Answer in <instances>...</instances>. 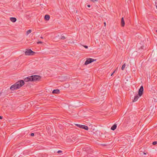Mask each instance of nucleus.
I'll use <instances>...</instances> for the list:
<instances>
[{
    "label": "nucleus",
    "mask_w": 157,
    "mask_h": 157,
    "mask_svg": "<svg viewBox=\"0 0 157 157\" xmlns=\"http://www.w3.org/2000/svg\"><path fill=\"white\" fill-rule=\"evenodd\" d=\"M144 91V87L143 86H142L140 87L138 91V95L139 97L141 96L143 93Z\"/></svg>",
    "instance_id": "6"
},
{
    "label": "nucleus",
    "mask_w": 157,
    "mask_h": 157,
    "mask_svg": "<svg viewBox=\"0 0 157 157\" xmlns=\"http://www.w3.org/2000/svg\"><path fill=\"white\" fill-rule=\"evenodd\" d=\"M125 63L122 66V67H121V69L122 70H124V68H125Z\"/></svg>",
    "instance_id": "16"
},
{
    "label": "nucleus",
    "mask_w": 157,
    "mask_h": 157,
    "mask_svg": "<svg viewBox=\"0 0 157 157\" xmlns=\"http://www.w3.org/2000/svg\"><path fill=\"white\" fill-rule=\"evenodd\" d=\"M50 16L48 15H46L44 16V19L46 21H48L50 19Z\"/></svg>",
    "instance_id": "13"
},
{
    "label": "nucleus",
    "mask_w": 157,
    "mask_h": 157,
    "mask_svg": "<svg viewBox=\"0 0 157 157\" xmlns=\"http://www.w3.org/2000/svg\"><path fill=\"white\" fill-rule=\"evenodd\" d=\"M36 53L35 52L32 51L31 49H26L25 55L26 56L33 55Z\"/></svg>",
    "instance_id": "3"
},
{
    "label": "nucleus",
    "mask_w": 157,
    "mask_h": 157,
    "mask_svg": "<svg viewBox=\"0 0 157 157\" xmlns=\"http://www.w3.org/2000/svg\"><path fill=\"white\" fill-rule=\"evenodd\" d=\"M2 119V117L0 116V119Z\"/></svg>",
    "instance_id": "28"
},
{
    "label": "nucleus",
    "mask_w": 157,
    "mask_h": 157,
    "mask_svg": "<svg viewBox=\"0 0 157 157\" xmlns=\"http://www.w3.org/2000/svg\"><path fill=\"white\" fill-rule=\"evenodd\" d=\"M37 44H42V42L41 41H39L38 42H37Z\"/></svg>",
    "instance_id": "20"
},
{
    "label": "nucleus",
    "mask_w": 157,
    "mask_h": 157,
    "mask_svg": "<svg viewBox=\"0 0 157 157\" xmlns=\"http://www.w3.org/2000/svg\"><path fill=\"white\" fill-rule=\"evenodd\" d=\"M66 38L64 36L61 35V37L60 38V39L62 40H64Z\"/></svg>",
    "instance_id": "14"
},
{
    "label": "nucleus",
    "mask_w": 157,
    "mask_h": 157,
    "mask_svg": "<svg viewBox=\"0 0 157 157\" xmlns=\"http://www.w3.org/2000/svg\"><path fill=\"white\" fill-rule=\"evenodd\" d=\"M34 133H32L31 134L30 136H34Z\"/></svg>",
    "instance_id": "19"
},
{
    "label": "nucleus",
    "mask_w": 157,
    "mask_h": 157,
    "mask_svg": "<svg viewBox=\"0 0 157 157\" xmlns=\"http://www.w3.org/2000/svg\"><path fill=\"white\" fill-rule=\"evenodd\" d=\"M139 96L138 95H137L136 96H135L134 99L132 101V102H135L136 101H137V100H138V99L139 98Z\"/></svg>",
    "instance_id": "11"
},
{
    "label": "nucleus",
    "mask_w": 157,
    "mask_h": 157,
    "mask_svg": "<svg viewBox=\"0 0 157 157\" xmlns=\"http://www.w3.org/2000/svg\"><path fill=\"white\" fill-rule=\"evenodd\" d=\"M96 59H94L92 58H87L86 61H85V63H84V65H86L87 64H90L94 61H95Z\"/></svg>",
    "instance_id": "4"
},
{
    "label": "nucleus",
    "mask_w": 157,
    "mask_h": 157,
    "mask_svg": "<svg viewBox=\"0 0 157 157\" xmlns=\"http://www.w3.org/2000/svg\"><path fill=\"white\" fill-rule=\"evenodd\" d=\"M62 152V151H57V153H61V152Z\"/></svg>",
    "instance_id": "22"
},
{
    "label": "nucleus",
    "mask_w": 157,
    "mask_h": 157,
    "mask_svg": "<svg viewBox=\"0 0 157 157\" xmlns=\"http://www.w3.org/2000/svg\"><path fill=\"white\" fill-rule=\"evenodd\" d=\"M155 59L157 61V53L156 54V58H155Z\"/></svg>",
    "instance_id": "25"
},
{
    "label": "nucleus",
    "mask_w": 157,
    "mask_h": 157,
    "mask_svg": "<svg viewBox=\"0 0 157 157\" xmlns=\"http://www.w3.org/2000/svg\"><path fill=\"white\" fill-rule=\"evenodd\" d=\"M92 2H97L98 0H91Z\"/></svg>",
    "instance_id": "18"
},
{
    "label": "nucleus",
    "mask_w": 157,
    "mask_h": 157,
    "mask_svg": "<svg viewBox=\"0 0 157 157\" xmlns=\"http://www.w3.org/2000/svg\"><path fill=\"white\" fill-rule=\"evenodd\" d=\"M41 78V76L38 75H33L28 76L24 79V81L25 82H35L39 81Z\"/></svg>",
    "instance_id": "1"
},
{
    "label": "nucleus",
    "mask_w": 157,
    "mask_h": 157,
    "mask_svg": "<svg viewBox=\"0 0 157 157\" xmlns=\"http://www.w3.org/2000/svg\"><path fill=\"white\" fill-rule=\"evenodd\" d=\"M115 71H113V72L111 74V76H112V75H113V74L115 73Z\"/></svg>",
    "instance_id": "23"
},
{
    "label": "nucleus",
    "mask_w": 157,
    "mask_h": 157,
    "mask_svg": "<svg viewBox=\"0 0 157 157\" xmlns=\"http://www.w3.org/2000/svg\"><path fill=\"white\" fill-rule=\"evenodd\" d=\"M83 46L84 48H88V46L86 45H83Z\"/></svg>",
    "instance_id": "21"
},
{
    "label": "nucleus",
    "mask_w": 157,
    "mask_h": 157,
    "mask_svg": "<svg viewBox=\"0 0 157 157\" xmlns=\"http://www.w3.org/2000/svg\"><path fill=\"white\" fill-rule=\"evenodd\" d=\"M153 52H152V54H151V56H152V55H153Z\"/></svg>",
    "instance_id": "30"
},
{
    "label": "nucleus",
    "mask_w": 157,
    "mask_h": 157,
    "mask_svg": "<svg viewBox=\"0 0 157 157\" xmlns=\"http://www.w3.org/2000/svg\"><path fill=\"white\" fill-rule=\"evenodd\" d=\"M156 32L157 33V30H156Z\"/></svg>",
    "instance_id": "32"
},
{
    "label": "nucleus",
    "mask_w": 157,
    "mask_h": 157,
    "mask_svg": "<svg viewBox=\"0 0 157 157\" xmlns=\"http://www.w3.org/2000/svg\"><path fill=\"white\" fill-rule=\"evenodd\" d=\"M87 7H90V5H87Z\"/></svg>",
    "instance_id": "26"
},
{
    "label": "nucleus",
    "mask_w": 157,
    "mask_h": 157,
    "mask_svg": "<svg viewBox=\"0 0 157 157\" xmlns=\"http://www.w3.org/2000/svg\"><path fill=\"white\" fill-rule=\"evenodd\" d=\"M157 143V141H154L152 143V144L153 145H156Z\"/></svg>",
    "instance_id": "17"
},
{
    "label": "nucleus",
    "mask_w": 157,
    "mask_h": 157,
    "mask_svg": "<svg viewBox=\"0 0 157 157\" xmlns=\"http://www.w3.org/2000/svg\"><path fill=\"white\" fill-rule=\"evenodd\" d=\"M40 38H41V39H43V37L42 36H40Z\"/></svg>",
    "instance_id": "29"
},
{
    "label": "nucleus",
    "mask_w": 157,
    "mask_h": 157,
    "mask_svg": "<svg viewBox=\"0 0 157 157\" xmlns=\"http://www.w3.org/2000/svg\"><path fill=\"white\" fill-rule=\"evenodd\" d=\"M117 124H113L111 128V129L113 130V131H114V130L115 129H116V128H117Z\"/></svg>",
    "instance_id": "10"
},
{
    "label": "nucleus",
    "mask_w": 157,
    "mask_h": 157,
    "mask_svg": "<svg viewBox=\"0 0 157 157\" xmlns=\"http://www.w3.org/2000/svg\"><path fill=\"white\" fill-rule=\"evenodd\" d=\"M156 8L157 9V6H156Z\"/></svg>",
    "instance_id": "31"
},
{
    "label": "nucleus",
    "mask_w": 157,
    "mask_h": 157,
    "mask_svg": "<svg viewBox=\"0 0 157 157\" xmlns=\"http://www.w3.org/2000/svg\"><path fill=\"white\" fill-rule=\"evenodd\" d=\"M121 25L122 27H124V26L125 22L123 17H122L121 19Z\"/></svg>",
    "instance_id": "9"
},
{
    "label": "nucleus",
    "mask_w": 157,
    "mask_h": 157,
    "mask_svg": "<svg viewBox=\"0 0 157 157\" xmlns=\"http://www.w3.org/2000/svg\"><path fill=\"white\" fill-rule=\"evenodd\" d=\"M16 87V86H15L14 84V85L11 86L10 87V89L12 90H17V89L16 88H17Z\"/></svg>",
    "instance_id": "8"
},
{
    "label": "nucleus",
    "mask_w": 157,
    "mask_h": 157,
    "mask_svg": "<svg viewBox=\"0 0 157 157\" xmlns=\"http://www.w3.org/2000/svg\"><path fill=\"white\" fill-rule=\"evenodd\" d=\"M10 21L13 22H16L17 21L16 18L15 17H10Z\"/></svg>",
    "instance_id": "12"
},
{
    "label": "nucleus",
    "mask_w": 157,
    "mask_h": 157,
    "mask_svg": "<svg viewBox=\"0 0 157 157\" xmlns=\"http://www.w3.org/2000/svg\"><path fill=\"white\" fill-rule=\"evenodd\" d=\"M24 80H21L17 81L14 84L16 86V88L17 89H19L25 84Z\"/></svg>",
    "instance_id": "2"
},
{
    "label": "nucleus",
    "mask_w": 157,
    "mask_h": 157,
    "mask_svg": "<svg viewBox=\"0 0 157 157\" xmlns=\"http://www.w3.org/2000/svg\"><path fill=\"white\" fill-rule=\"evenodd\" d=\"M32 32V31L30 29H29L28 30L27 32H26V35H28L30 33Z\"/></svg>",
    "instance_id": "15"
},
{
    "label": "nucleus",
    "mask_w": 157,
    "mask_h": 157,
    "mask_svg": "<svg viewBox=\"0 0 157 157\" xmlns=\"http://www.w3.org/2000/svg\"><path fill=\"white\" fill-rule=\"evenodd\" d=\"M144 47L143 46H142L140 47V48L141 49H144Z\"/></svg>",
    "instance_id": "24"
},
{
    "label": "nucleus",
    "mask_w": 157,
    "mask_h": 157,
    "mask_svg": "<svg viewBox=\"0 0 157 157\" xmlns=\"http://www.w3.org/2000/svg\"><path fill=\"white\" fill-rule=\"evenodd\" d=\"M75 125L80 128L84 129L85 130H88V127L87 126L83 125H80L78 124H76Z\"/></svg>",
    "instance_id": "5"
},
{
    "label": "nucleus",
    "mask_w": 157,
    "mask_h": 157,
    "mask_svg": "<svg viewBox=\"0 0 157 157\" xmlns=\"http://www.w3.org/2000/svg\"><path fill=\"white\" fill-rule=\"evenodd\" d=\"M104 25L105 26H106V22H104Z\"/></svg>",
    "instance_id": "27"
},
{
    "label": "nucleus",
    "mask_w": 157,
    "mask_h": 157,
    "mask_svg": "<svg viewBox=\"0 0 157 157\" xmlns=\"http://www.w3.org/2000/svg\"><path fill=\"white\" fill-rule=\"evenodd\" d=\"M60 93V91L59 89L54 90L52 92V94H59Z\"/></svg>",
    "instance_id": "7"
}]
</instances>
